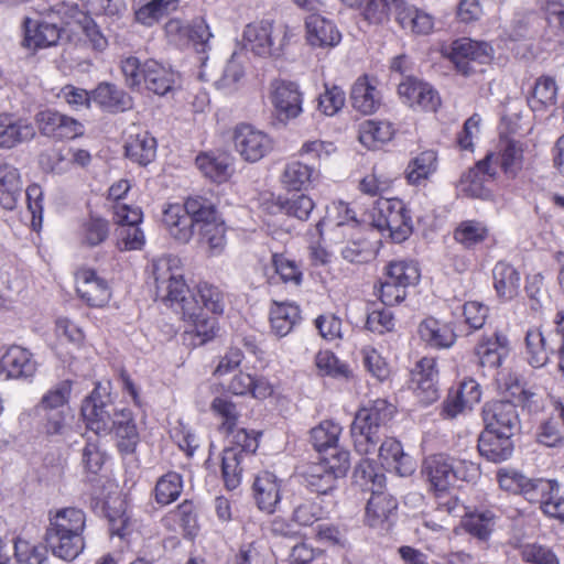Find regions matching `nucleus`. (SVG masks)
Listing matches in <instances>:
<instances>
[{"instance_id":"nucleus-37","label":"nucleus","mask_w":564,"mask_h":564,"mask_svg":"<svg viewBox=\"0 0 564 564\" xmlns=\"http://www.w3.org/2000/svg\"><path fill=\"white\" fill-rule=\"evenodd\" d=\"M379 457L382 466L388 470H394L400 476H409L414 470V464L409 455L403 452L401 443L389 437L379 448Z\"/></svg>"},{"instance_id":"nucleus-20","label":"nucleus","mask_w":564,"mask_h":564,"mask_svg":"<svg viewBox=\"0 0 564 564\" xmlns=\"http://www.w3.org/2000/svg\"><path fill=\"white\" fill-rule=\"evenodd\" d=\"M398 94L402 101L413 109L436 111L441 98L433 87L413 77H408L399 84Z\"/></svg>"},{"instance_id":"nucleus-40","label":"nucleus","mask_w":564,"mask_h":564,"mask_svg":"<svg viewBox=\"0 0 564 564\" xmlns=\"http://www.w3.org/2000/svg\"><path fill=\"white\" fill-rule=\"evenodd\" d=\"M228 390L236 395L250 394L259 400H264L273 393V387L268 379L264 377H253L242 371L231 378L228 383Z\"/></svg>"},{"instance_id":"nucleus-48","label":"nucleus","mask_w":564,"mask_h":564,"mask_svg":"<svg viewBox=\"0 0 564 564\" xmlns=\"http://www.w3.org/2000/svg\"><path fill=\"white\" fill-rule=\"evenodd\" d=\"M554 348L539 328H530L525 334V356L533 368H541L549 361Z\"/></svg>"},{"instance_id":"nucleus-4","label":"nucleus","mask_w":564,"mask_h":564,"mask_svg":"<svg viewBox=\"0 0 564 564\" xmlns=\"http://www.w3.org/2000/svg\"><path fill=\"white\" fill-rule=\"evenodd\" d=\"M151 273L155 285V296L172 310L181 306L188 296L189 288L184 279V268L180 258L162 256L151 263Z\"/></svg>"},{"instance_id":"nucleus-14","label":"nucleus","mask_w":564,"mask_h":564,"mask_svg":"<svg viewBox=\"0 0 564 564\" xmlns=\"http://www.w3.org/2000/svg\"><path fill=\"white\" fill-rule=\"evenodd\" d=\"M410 389L422 404L429 405L440 398L438 369L435 358L424 357L411 371Z\"/></svg>"},{"instance_id":"nucleus-55","label":"nucleus","mask_w":564,"mask_h":564,"mask_svg":"<svg viewBox=\"0 0 564 564\" xmlns=\"http://www.w3.org/2000/svg\"><path fill=\"white\" fill-rule=\"evenodd\" d=\"M210 411L214 416L220 420V431L232 433L237 427L240 417L237 404L226 395L216 397L210 403Z\"/></svg>"},{"instance_id":"nucleus-41","label":"nucleus","mask_w":564,"mask_h":564,"mask_svg":"<svg viewBox=\"0 0 564 564\" xmlns=\"http://www.w3.org/2000/svg\"><path fill=\"white\" fill-rule=\"evenodd\" d=\"M300 319V308L292 302L274 301L270 306L271 329L279 337L290 334Z\"/></svg>"},{"instance_id":"nucleus-24","label":"nucleus","mask_w":564,"mask_h":564,"mask_svg":"<svg viewBox=\"0 0 564 564\" xmlns=\"http://www.w3.org/2000/svg\"><path fill=\"white\" fill-rule=\"evenodd\" d=\"M512 434L485 429L479 435V454L492 463H501L511 457L513 452Z\"/></svg>"},{"instance_id":"nucleus-42","label":"nucleus","mask_w":564,"mask_h":564,"mask_svg":"<svg viewBox=\"0 0 564 564\" xmlns=\"http://www.w3.org/2000/svg\"><path fill=\"white\" fill-rule=\"evenodd\" d=\"M324 227H333L334 232L346 234L358 227L355 215L344 202L333 203L327 210V216L316 224L318 235L323 236Z\"/></svg>"},{"instance_id":"nucleus-3","label":"nucleus","mask_w":564,"mask_h":564,"mask_svg":"<svg viewBox=\"0 0 564 564\" xmlns=\"http://www.w3.org/2000/svg\"><path fill=\"white\" fill-rule=\"evenodd\" d=\"M522 143H505L499 153H488L475 167L465 175L463 183L465 191L471 196L486 198L490 195L487 183L496 175V165H499L507 175H516L523 163Z\"/></svg>"},{"instance_id":"nucleus-30","label":"nucleus","mask_w":564,"mask_h":564,"mask_svg":"<svg viewBox=\"0 0 564 564\" xmlns=\"http://www.w3.org/2000/svg\"><path fill=\"white\" fill-rule=\"evenodd\" d=\"M272 102L280 117L296 118L302 111L303 97L299 86L292 82H280L274 85Z\"/></svg>"},{"instance_id":"nucleus-23","label":"nucleus","mask_w":564,"mask_h":564,"mask_svg":"<svg viewBox=\"0 0 564 564\" xmlns=\"http://www.w3.org/2000/svg\"><path fill=\"white\" fill-rule=\"evenodd\" d=\"M485 429L513 434L518 427V413L511 401H492L482 410Z\"/></svg>"},{"instance_id":"nucleus-16","label":"nucleus","mask_w":564,"mask_h":564,"mask_svg":"<svg viewBox=\"0 0 564 564\" xmlns=\"http://www.w3.org/2000/svg\"><path fill=\"white\" fill-rule=\"evenodd\" d=\"M499 487L509 494L521 495L528 501L533 502L541 497L545 490H551L550 479H531L517 469L501 468L497 473Z\"/></svg>"},{"instance_id":"nucleus-59","label":"nucleus","mask_w":564,"mask_h":564,"mask_svg":"<svg viewBox=\"0 0 564 564\" xmlns=\"http://www.w3.org/2000/svg\"><path fill=\"white\" fill-rule=\"evenodd\" d=\"M496 524V516L491 510H476L465 514L463 525L467 532L480 540L487 539Z\"/></svg>"},{"instance_id":"nucleus-11","label":"nucleus","mask_w":564,"mask_h":564,"mask_svg":"<svg viewBox=\"0 0 564 564\" xmlns=\"http://www.w3.org/2000/svg\"><path fill=\"white\" fill-rule=\"evenodd\" d=\"M143 214L139 207L127 204L113 205L116 247L120 251L141 250L145 245V235L140 228Z\"/></svg>"},{"instance_id":"nucleus-46","label":"nucleus","mask_w":564,"mask_h":564,"mask_svg":"<svg viewBox=\"0 0 564 564\" xmlns=\"http://www.w3.org/2000/svg\"><path fill=\"white\" fill-rule=\"evenodd\" d=\"M226 225L224 219L197 229V241L209 257L220 256L226 248Z\"/></svg>"},{"instance_id":"nucleus-18","label":"nucleus","mask_w":564,"mask_h":564,"mask_svg":"<svg viewBox=\"0 0 564 564\" xmlns=\"http://www.w3.org/2000/svg\"><path fill=\"white\" fill-rule=\"evenodd\" d=\"M449 57L463 75L474 72L471 63L486 64L492 57V47L486 42L463 37L453 42Z\"/></svg>"},{"instance_id":"nucleus-64","label":"nucleus","mask_w":564,"mask_h":564,"mask_svg":"<svg viewBox=\"0 0 564 564\" xmlns=\"http://www.w3.org/2000/svg\"><path fill=\"white\" fill-rule=\"evenodd\" d=\"M325 510L312 498H303L294 502L292 510V521L300 527H311L322 520Z\"/></svg>"},{"instance_id":"nucleus-5","label":"nucleus","mask_w":564,"mask_h":564,"mask_svg":"<svg viewBox=\"0 0 564 564\" xmlns=\"http://www.w3.org/2000/svg\"><path fill=\"white\" fill-rule=\"evenodd\" d=\"M394 410L384 399L370 401L358 410L351 424V437L359 454L368 455L375 451L380 440L379 429L391 420Z\"/></svg>"},{"instance_id":"nucleus-22","label":"nucleus","mask_w":564,"mask_h":564,"mask_svg":"<svg viewBox=\"0 0 564 564\" xmlns=\"http://www.w3.org/2000/svg\"><path fill=\"white\" fill-rule=\"evenodd\" d=\"M481 398L480 386L474 379L463 380L457 388L449 390L443 403V414L454 419L471 409Z\"/></svg>"},{"instance_id":"nucleus-10","label":"nucleus","mask_w":564,"mask_h":564,"mask_svg":"<svg viewBox=\"0 0 564 564\" xmlns=\"http://www.w3.org/2000/svg\"><path fill=\"white\" fill-rule=\"evenodd\" d=\"M372 226L388 234L395 242L404 241L412 232V220L399 198L380 197L372 209Z\"/></svg>"},{"instance_id":"nucleus-21","label":"nucleus","mask_w":564,"mask_h":564,"mask_svg":"<svg viewBox=\"0 0 564 564\" xmlns=\"http://www.w3.org/2000/svg\"><path fill=\"white\" fill-rule=\"evenodd\" d=\"M350 100L352 108L362 115L378 111L382 105L378 80L368 75L358 77L351 86Z\"/></svg>"},{"instance_id":"nucleus-9","label":"nucleus","mask_w":564,"mask_h":564,"mask_svg":"<svg viewBox=\"0 0 564 564\" xmlns=\"http://www.w3.org/2000/svg\"><path fill=\"white\" fill-rule=\"evenodd\" d=\"M349 452L337 451L330 457L312 463L304 471L305 486L317 495H328L337 486V480L349 469Z\"/></svg>"},{"instance_id":"nucleus-62","label":"nucleus","mask_w":564,"mask_h":564,"mask_svg":"<svg viewBox=\"0 0 564 564\" xmlns=\"http://www.w3.org/2000/svg\"><path fill=\"white\" fill-rule=\"evenodd\" d=\"M188 296L196 297L202 312L205 310L213 314H223L225 308L224 293L215 285L202 282L196 286L195 292H191Z\"/></svg>"},{"instance_id":"nucleus-19","label":"nucleus","mask_w":564,"mask_h":564,"mask_svg":"<svg viewBox=\"0 0 564 564\" xmlns=\"http://www.w3.org/2000/svg\"><path fill=\"white\" fill-rule=\"evenodd\" d=\"M284 480L275 474L264 470L253 480L252 495L259 510L272 514L278 510L282 500Z\"/></svg>"},{"instance_id":"nucleus-49","label":"nucleus","mask_w":564,"mask_h":564,"mask_svg":"<svg viewBox=\"0 0 564 564\" xmlns=\"http://www.w3.org/2000/svg\"><path fill=\"white\" fill-rule=\"evenodd\" d=\"M437 153L433 150L421 152L413 158L405 171L406 180L411 185H420L427 181L437 170Z\"/></svg>"},{"instance_id":"nucleus-31","label":"nucleus","mask_w":564,"mask_h":564,"mask_svg":"<svg viewBox=\"0 0 564 564\" xmlns=\"http://www.w3.org/2000/svg\"><path fill=\"white\" fill-rule=\"evenodd\" d=\"M91 98L102 111L109 113L123 112L133 106L132 98L123 89L106 82L91 90Z\"/></svg>"},{"instance_id":"nucleus-28","label":"nucleus","mask_w":564,"mask_h":564,"mask_svg":"<svg viewBox=\"0 0 564 564\" xmlns=\"http://www.w3.org/2000/svg\"><path fill=\"white\" fill-rule=\"evenodd\" d=\"M162 223L170 236L178 242L186 243L193 237V223L185 203L169 204L163 209Z\"/></svg>"},{"instance_id":"nucleus-25","label":"nucleus","mask_w":564,"mask_h":564,"mask_svg":"<svg viewBox=\"0 0 564 564\" xmlns=\"http://www.w3.org/2000/svg\"><path fill=\"white\" fill-rule=\"evenodd\" d=\"M306 40L315 47H335L341 41L337 26L319 14H311L305 21Z\"/></svg>"},{"instance_id":"nucleus-12","label":"nucleus","mask_w":564,"mask_h":564,"mask_svg":"<svg viewBox=\"0 0 564 564\" xmlns=\"http://www.w3.org/2000/svg\"><path fill=\"white\" fill-rule=\"evenodd\" d=\"M37 366L28 348L20 345L0 347V380H32Z\"/></svg>"},{"instance_id":"nucleus-45","label":"nucleus","mask_w":564,"mask_h":564,"mask_svg":"<svg viewBox=\"0 0 564 564\" xmlns=\"http://www.w3.org/2000/svg\"><path fill=\"white\" fill-rule=\"evenodd\" d=\"M317 176L315 170L299 161L288 163L281 174V183L286 191H306Z\"/></svg>"},{"instance_id":"nucleus-53","label":"nucleus","mask_w":564,"mask_h":564,"mask_svg":"<svg viewBox=\"0 0 564 564\" xmlns=\"http://www.w3.org/2000/svg\"><path fill=\"white\" fill-rule=\"evenodd\" d=\"M490 236L488 226L480 220L468 219L462 221L454 231L455 240L467 249L484 243Z\"/></svg>"},{"instance_id":"nucleus-60","label":"nucleus","mask_w":564,"mask_h":564,"mask_svg":"<svg viewBox=\"0 0 564 564\" xmlns=\"http://www.w3.org/2000/svg\"><path fill=\"white\" fill-rule=\"evenodd\" d=\"M420 276L419 265L412 260L391 261L387 267L386 278L405 289L416 284Z\"/></svg>"},{"instance_id":"nucleus-7","label":"nucleus","mask_w":564,"mask_h":564,"mask_svg":"<svg viewBox=\"0 0 564 564\" xmlns=\"http://www.w3.org/2000/svg\"><path fill=\"white\" fill-rule=\"evenodd\" d=\"M292 35L286 24L260 20L246 25L242 39L245 46L252 53L268 57L279 55Z\"/></svg>"},{"instance_id":"nucleus-50","label":"nucleus","mask_w":564,"mask_h":564,"mask_svg":"<svg viewBox=\"0 0 564 564\" xmlns=\"http://www.w3.org/2000/svg\"><path fill=\"white\" fill-rule=\"evenodd\" d=\"M111 425L116 429L119 449L126 454L132 453L139 443V433L132 421L130 410L123 409L116 413V419Z\"/></svg>"},{"instance_id":"nucleus-27","label":"nucleus","mask_w":564,"mask_h":564,"mask_svg":"<svg viewBox=\"0 0 564 564\" xmlns=\"http://www.w3.org/2000/svg\"><path fill=\"white\" fill-rule=\"evenodd\" d=\"M347 239L341 241L339 250L341 258L349 263H367L373 260L378 248L370 240L365 238L359 228L343 234Z\"/></svg>"},{"instance_id":"nucleus-15","label":"nucleus","mask_w":564,"mask_h":564,"mask_svg":"<svg viewBox=\"0 0 564 564\" xmlns=\"http://www.w3.org/2000/svg\"><path fill=\"white\" fill-rule=\"evenodd\" d=\"M110 398L106 389L98 384L91 393L85 398L82 404V416L86 422L87 429L96 433H107L110 431L112 417L109 408Z\"/></svg>"},{"instance_id":"nucleus-17","label":"nucleus","mask_w":564,"mask_h":564,"mask_svg":"<svg viewBox=\"0 0 564 564\" xmlns=\"http://www.w3.org/2000/svg\"><path fill=\"white\" fill-rule=\"evenodd\" d=\"M76 292L87 306L94 308L107 306L112 296L108 281L93 269H80L76 273Z\"/></svg>"},{"instance_id":"nucleus-35","label":"nucleus","mask_w":564,"mask_h":564,"mask_svg":"<svg viewBox=\"0 0 564 564\" xmlns=\"http://www.w3.org/2000/svg\"><path fill=\"white\" fill-rule=\"evenodd\" d=\"M196 165L205 177L217 184L227 182L234 173L231 159L226 153H200L196 158Z\"/></svg>"},{"instance_id":"nucleus-34","label":"nucleus","mask_w":564,"mask_h":564,"mask_svg":"<svg viewBox=\"0 0 564 564\" xmlns=\"http://www.w3.org/2000/svg\"><path fill=\"white\" fill-rule=\"evenodd\" d=\"M417 333L422 341L434 349H447L456 341L453 327L434 317H426L419 327Z\"/></svg>"},{"instance_id":"nucleus-29","label":"nucleus","mask_w":564,"mask_h":564,"mask_svg":"<svg viewBox=\"0 0 564 564\" xmlns=\"http://www.w3.org/2000/svg\"><path fill=\"white\" fill-rule=\"evenodd\" d=\"M475 354L482 368L496 369L509 354V340L501 333L482 337L475 348Z\"/></svg>"},{"instance_id":"nucleus-54","label":"nucleus","mask_w":564,"mask_h":564,"mask_svg":"<svg viewBox=\"0 0 564 564\" xmlns=\"http://www.w3.org/2000/svg\"><path fill=\"white\" fill-rule=\"evenodd\" d=\"M358 141H391L398 137L394 124L388 120L367 119L358 124Z\"/></svg>"},{"instance_id":"nucleus-56","label":"nucleus","mask_w":564,"mask_h":564,"mask_svg":"<svg viewBox=\"0 0 564 564\" xmlns=\"http://www.w3.org/2000/svg\"><path fill=\"white\" fill-rule=\"evenodd\" d=\"M243 458L245 456L237 448H225L223 452L221 474L225 486L229 490L236 489L241 482Z\"/></svg>"},{"instance_id":"nucleus-63","label":"nucleus","mask_w":564,"mask_h":564,"mask_svg":"<svg viewBox=\"0 0 564 564\" xmlns=\"http://www.w3.org/2000/svg\"><path fill=\"white\" fill-rule=\"evenodd\" d=\"M183 490V480L180 474L170 471L159 478L154 488L158 503L162 506L174 502Z\"/></svg>"},{"instance_id":"nucleus-38","label":"nucleus","mask_w":564,"mask_h":564,"mask_svg":"<svg viewBox=\"0 0 564 564\" xmlns=\"http://www.w3.org/2000/svg\"><path fill=\"white\" fill-rule=\"evenodd\" d=\"M397 500L381 490L372 492L366 507V521L372 528H388Z\"/></svg>"},{"instance_id":"nucleus-36","label":"nucleus","mask_w":564,"mask_h":564,"mask_svg":"<svg viewBox=\"0 0 564 564\" xmlns=\"http://www.w3.org/2000/svg\"><path fill=\"white\" fill-rule=\"evenodd\" d=\"M264 275L271 282L279 276L284 284L300 286L303 281V272L300 264L284 252L271 253V265L264 269Z\"/></svg>"},{"instance_id":"nucleus-32","label":"nucleus","mask_w":564,"mask_h":564,"mask_svg":"<svg viewBox=\"0 0 564 564\" xmlns=\"http://www.w3.org/2000/svg\"><path fill=\"white\" fill-rule=\"evenodd\" d=\"M546 28L541 35L542 48L553 51L564 41V7L555 1L543 4Z\"/></svg>"},{"instance_id":"nucleus-13","label":"nucleus","mask_w":564,"mask_h":564,"mask_svg":"<svg viewBox=\"0 0 564 564\" xmlns=\"http://www.w3.org/2000/svg\"><path fill=\"white\" fill-rule=\"evenodd\" d=\"M174 311L181 313L186 322L185 336L193 346H202L216 336L218 329L216 319L202 312L196 297L185 301Z\"/></svg>"},{"instance_id":"nucleus-6","label":"nucleus","mask_w":564,"mask_h":564,"mask_svg":"<svg viewBox=\"0 0 564 564\" xmlns=\"http://www.w3.org/2000/svg\"><path fill=\"white\" fill-rule=\"evenodd\" d=\"M422 474L438 499L436 511L446 514L456 513L459 501L456 497L447 495L455 485L454 457L445 454L426 457Z\"/></svg>"},{"instance_id":"nucleus-33","label":"nucleus","mask_w":564,"mask_h":564,"mask_svg":"<svg viewBox=\"0 0 564 564\" xmlns=\"http://www.w3.org/2000/svg\"><path fill=\"white\" fill-rule=\"evenodd\" d=\"M58 14L64 18L78 22L83 25V31L90 43L91 47L96 51H104L108 46L106 36L100 32L97 24L89 19L76 3H68L65 1L58 2L54 9Z\"/></svg>"},{"instance_id":"nucleus-52","label":"nucleus","mask_w":564,"mask_h":564,"mask_svg":"<svg viewBox=\"0 0 564 564\" xmlns=\"http://www.w3.org/2000/svg\"><path fill=\"white\" fill-rule=\"evenodd\" d=\"M185 204L193 223V228L196 230L223 219L215 205L205 197H188Z\"/></svg>"},{"instance_id":"nucleus-47","label":"nucleus","mask_w":564,"mask_h":564,"mask_svg":"<svg viewBox=\"0 0 564 564\" xmlns=\"http://www.w3.org/2000/svg\"><path fill=\"white\" fill-rule=\"evenodd\" d=\"M397 22L404 30H410L415 34L426 35L434 29V18L415 7L409 6L402 1Z\"/></svg>"},{"instance_id":"nucleus-8","label":"nucleus","mask_w":564,"mask_h":564,"mask_svg":"<svg viewBox=\"0 0 564 564\" xmlns=\"http://www.w3.org/2000/svg\"><path fill=\"white\" fill-rule=\"evenodd\" d=\"M57 3L53 7L43 6L42 9H34V17L26 15L23 19L24 45L28 48H45L56 45L61 37L62 26L58 21L70 23L56 10Z\"/></svg>"},{"instance_id":"nucleus-51","label":"nucleus","mask_w":564,"mask_h":564,"mask_svg":"<svg viewBox=\"0 0 564 564\" xmlns=\"http://www.w3.org/2000/svg\"><path fill=\"white\" fill-rule=\"evenodd\" d=\"M109 232V221L105 218L91 215L80 223L77 237L82 246L93 248L105 242Z\"/></svg>"},{"instance_id":"nucleus-57","label":"nucleus","mask_w":564,"mask_h":564,"mask_svg":"<svg viewBox=\"0 0 564 564\" xmlns=\"http://www.w3.org/2000/svg\"><path fill=\"white\" fill-rule=\"evenodd\" d=\"M356 481L365 489L372 492L383 488L386 476L381 469L369 458H362L355 469Z\"/></svg>"},{"instance_id":"nucleus-26","label":"nucleus","mask_w":564,"mask_h":564,"mask_svg":"<svg viewBox=\"0 0 564 564\" xmlns=\"http://www.w3.org/2000/svg\"><path fill=\"white\" fill-rule=\"evenodd\" d=\"M143 83L156 95L163 96L178 84L180 74L154 59L142 64Z\"/></svg>"},{"instance_id":"nucleus-39","label":"nucleus","mask_w":564,"mask_h":564,"mask_svg":"<svg viewBox=\"0 0 564 564\" xmlns=\"http://www.w3.org/2000/svg\"><path fill=\"white\" fill-rule=\"evenodd\" d=\"M22 188L20 171L10 164L0 165V208L13 210L21 197Z\"/></svg>"},{"instance_id":"nucleus-1","label":"nucleus","mask_w":564,"mask_h":564,"mask_svg":"<svg viewBox=\"0 0 564 564\" xmlns=\"http://www.w3.org/2000/svg\"><path fill=\"white\" fill-rule=\"evenodd\" d=\"M73 382L68 379L53 384L41 397L39 403L19 415V423L29 426L37 419V432L51 440L64 438L72 431L73 415L68 403L72 397Z\"/></svg>"},{"instance_id":"nucleus-43","label":"nucleus","mask_w":564,"mask_h":564,"mask_svg":"<svg viewBox=\"0 0 564 564\" xmlns=\"http://www.w3.org/2000/svg\"><path fill=\"white\" fill-rule=\"evenodd\" d=\"M492 276L494 288L500 299L510 301L519 294L520 273L511 264L503 261L496 263Z\"/></svg>"},{"instance_id":"nucleus-2","label":"nucleus","mask_w":564,"mask_h":564,"mask_svg":"<svg viewBox=\"0 0 564 564\" xmlns=\"http://www.w3.org/2000/svg\"><path fill=\"white\" fill-rule=\"evenodd\" d=\"M86 516L77 508H62L50 513L45 540L54 556L64 561H73L85 549L83 536Z\"/></svg>"},{"instance_id":"nucleus-44","label":"nucleus","mask_w":564,"mask_h":564,"mask_svg":"<svg viewBox=\"0 0 564 564\" xmlns=\"http://www.w3.org/2000/svg\"><path fill=\"white\" fill-rule=\"evenodd\" d=\"M557 99V85L554 78L541 76L536 79L528 104L534 113L553 108Z\"/></svg>"},{"instance_id":"nucleus-58","label":"nucleus","mask_w":564,"mask_h":564,"mask_svg":"<svg viewBox=\"0 0 564 564\" xmlns=\"http://www.w3.org/2000/svg\"><path fill=\"white\" fill-rule=\"evenodd\" d=\"M341 432L343 427L340 424L332 420H325L312 429L311 440L318 452L336 448Z\"/></svg>"},{"instance_id":"nucleus-61","label":"nucleus","mask_w":564,"mask_h":564,"mask_svg":"<svg viewBox=\"0 0 564 564\" xmlns=\"http://www.w3.org/2000/svg\"><path fill=\"white\" fill-rule=\"evenodd\" d=\"M403 0H366L362 8L366 20L373 24H381L389 20L390 12L398 19Z\"/></svg>"}]
</instances>
